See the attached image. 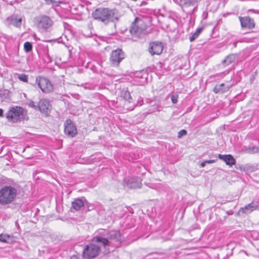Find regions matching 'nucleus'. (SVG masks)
Returning a JSON list of instances; mask_svg holds the SVG:
<instances>
[{
    "mask_svg": "<svg viewBox=\"0 0 259 259\" xmlns=\"http://www.w3.org/2000/svg\"><path fill=\"white\" fill-rule=\"evenodd\" d=\"M187 134V131L185 130H182L179 133L178 137L179 138H181L182 136H185Z\"/></svg>",
    "mask_w": 259,
    "mask_h": 259,
    "instance_id": "b1692460",
    "label": "nucleus"
},
{
    "mask_svg": "<svg viewBox=\"0 0 259 259\" xmlns=\"http://www.w3.org/2000/svg\"><path fill=\"white\" fill-rule=\"evenodd\" d=\"M148 4V3L146 2H145V1H143L140 4V6L141 7V6H146Z\"/></svg>",
    "mask_w": 259,
    "mask_h": 259,
    "instance_id": "cd10ccee",
    "label": "nucleus"
},
{
    "mask_svg": "<svg viewBox=\"0 0 259 259\" xmlns=\"http://www.w3.org/2000/svg\"><path fill=\"white\" fill-rule=\"evenodd\" d=\"M83 206L84 203L80 199H76L72 202V207L75 210H79Z\"/></svg>",
    "mask_w": 259,
    "mask_h": 259,
    "instance_id": "dca6fc26",
    "label": "nucleus"
},
{
    "mask_svg": "<svg viewBox=\"0 0 259 259\" xmlns=\"http://www.w3.org/2000/svg\"><path fill=\"white\" fill-rule=\"evenodd\" d=\"M100 251V247L93 243H91L85 246L83 251V256L85 258L92 259L97 256Z\"/></svg>",
    "mask_w": 259,
    "mask_h": 259,
    "instance_id": "0eeeda50",
    "label": "nucleus"
},
{
    "mask_svg": "<svg viewBox=\"0 0 259 259\" xmlns=\"http://www.w3.org/2000/svg\"><path fill=\"white\" fill-rule=\"evenodd\" d=\"M204 29V27L202 26L199 28H198L196 31L190 37L189 39L191 42L193 41L195 39H196L202 30Z\"/></svg>",
    "mask_w": 259,
    "mask_h": 259,
    "instance_id": "f3484780",
    "label": "nucleus"
},
{
    "mask_svg": "<svg viewBox=\"0 0 259 259\" xmlns=\"http://www.w3.org/2000/svg\"><path fill=\"white\" fill-rule=\"evenodd\" d=\"M50 106V102L47 99H40L38 103V110L41 112H47L49 109Z\"/></svg>",
    "mask_w": 259,
    "mask_h": 259,
    "instance_id": "f8f14e48",
    "label": "nucleus"
},
{
    "mask_svg": "<svg viewBox=\"0 0 259 259\" xmlns=\"http://www.w3.org/2000/svg\"><path fill=\"white\" fill-rule=\"evenodd\" d=\"M239 20L240 23L241 27L243 29L247 30H251L255 27L256 24L253 19L249 16H240Z\"/></svg>",
    "mask_w": 259,
    "mask_h": 259,
    "instance_id": "9d476101",
    "label": "nucleus"
},
{
    "mask_svg": "<svg viewBox=\"0 0 259 259\" xmlns=\"http://www.w3.org/2000/svg\"><path fill=\"white\" fill-rule=\"evenodd\" d=\"M47 5L53 4L55 3V0H45Z\"/></svg>",
    "mask_w": 259,
    "mask_h": 259,
    "instance_id": "bb28decb",
    "label": "nucleus"
},
{
    "mask_svg": "<svg viewBox=\"0 0 259 259\" xmlns=\"http://www.w3.org/2000/svg\"><path fill=\"white\" fill-rule=\"evenodd\" d=\"M93 241L97 242H101L104 246L108 245L109 243V241L107 239L100 237H95L93 238Z\"/></svg>",
    "mask_w": 259,
    "mask_h": 259,
    "instance_id": "a211bd4d",
    "label": "nucleus"
},
{
    "mask_svg": "<svg viewBox=\"0 0 259 259\" xmlns=\"http://www.w3.org/2000/svg\"><path fill=\"white\" fill-rule=\"evenodd\" d=\"M205 163H206V162L205 161H203V162H202L201 163V167H204L205 165Z\"/></svg>",
    "mask_w": 259,
    "mask_h": 259,
    "instance_id": "7c9ffc66",
    "label": "nucleus"
},
{
    "mask_svg": "<svg viewBox=\"0 0 259 259\" xmlns=\"http://www.w3.org/2000/svg\"><path fill=\"white\" fill-rule=\"evenodd\" d=\"M148 27L147 22L143 18L136 17L130 28V32L133 35L140 37L145 33Z\"/></svg>",
    "mask_w": 259,
    "mask_h": 259,
    "instance_id": "7ed1b4c3",
    "label": "nucleus"
},
{
    "mask_svg": "<svg viewBox=\"0 0 259 259\" xmlns=\"http://www.w3.org/2000/svg\"><path fill=\"white\" fill-rule=\"evenodd\" d=\"M11 239V236L7 234H0V241L3 242H9Z\"/></svg>",
    "mask_w": 259,
    "mask_h": 259,
    "instance_id": "aec40b11",
    "label": "nucleus"
},
{
    "mask_svg": "<svg viewBox=\"0 0 259 259\" xmlns=\"http://www.w3.org/2000/svg\"><path fill=\"white\" fill-rule=\"evenodd\" d=\"M231 87V85H227L222 83L221 84L216 85L214 87L213 91L215 94H223L228 91Z\"/></svg>",
    "mask_w": 259,
    "mask_h": 259,
    "instance_id": "ddd939ff",
    "label": "nucleus"
},
{
    "mask_svg": "<svg viewBox=\"0 0 259 259\" xmlns=\"http://www.w3.org/2000/svg\"><path fill=\"white\" fill-rule=\"evenodd\" d=\"M29 107L33 108L35 110H38V104L37 105L33 101H30L28 103Z\"/></svg>",
    "mask_w": 259,
    "mask_h": 259,
    "instance_id": "5701e85b",
    "label": "nucleus"
},
{
    "mask_svg": "<svg viewBox=\"0 0 259 259\" xmlns=\"http://www.w3.org/2000/svg\"><path fill=\"white\" fill-rule=\"evenodd\" d=\"M83 256H81L79 254H75L72 255L70 259H83Z\"/></svg>",
    "mask_w": 259,
    "mask_h": 259,
    "instance_id": "393cba45",
    "label": "nucleus"
},
{
    "mask_svg": "<svg viewBox=\"0 0 259 259\" xmlns=\"http://www.w3.org/2000/svg\"><path fill=\"white\" fill-rule=\"evenodd\" d=\"M64 132L67 136L73 138L77 134L76 125L70 119H67L64 123Z\"/></svg>",
    "mask_w": 259,
    "mask_h": 259,
    "instance_id": "6e6552de",
    "label": "nucleus"
},
{
    "mask_svg": "<svg viewBox=\"0 0 259 259\" xmlns=\"http://www.w3.org/2000/svg\"><path fill=\"white\" fill-rule=\"evenodd\" d=\"M214 160H209L205 161L206 163H211L214 162Z\"/></svg>",
    "mask_w": 259,
    "mask_h": 259,
    "instance_id": "c85d7f7f",
    "label": "nucleus"
},
{
    "mask_svg": "<svg viewBox=\"0 0 259 259\" xmlns=\"http://www.w3.org/2000/svg\"><path fill=\"white\" fill-rule=\"evenodd\" d=\"M178 98H179V97H178V95H172L171 97V100L172 102L174 104L177 103L178 102Z\"/></svg>",
    "mask_w": 259,
    "mask_h": 259,
    "instance_id": "a878e982",
    "label": "nucleus"
},
{
    "mask_svg": "<svg viewBox=\"0 0 259 259\" xmlns=\"http://www.w3.org/2000/svg\"><path fill=\"white\" fill-rule=\"evenodd\" d=\"M24 49L25 52L28 53L32 49V45L29 41H26L24 44Z\"/></svg>",
    "mask_w": 259,
    "mask_h": 259,
    "instance_id": "412c9836",
    "label": "nucleus"
},
{
    "mask_svg": "<svg viewBox=\"0 0 259 259\" xmlns=\"http://www.w3.org/2000/svg\"><path fill=\"white\" fill-rule=\"evenodd\" d=\"M18 79L23 82H28V76L25 74H20L18 75Z\"/></svg>",
    "mask_w": 259,
    "mask_h": 259,
    "instance_id": "4be33fe9",
    "label": "nucleus"
},
{
    "mask_svg": "<svg viewBox=\"0 0 259 259\" xmlns=\"http://www.w3.org/2000/svg\"><path fill=\"white\" fill-rule=\"evenodd\" d=\"M92 15L95 20L107 24L113 20L114 12V10L108 8H99L92 13Z\"/></svg>",
    "mask_w": 259,
    "mask_h": 259,
    "instance_id": "f03ea898",
    "label": "nucleus"
},
{
    "mask_svg": "<svg viewBox=\"0 0 259 259\" xmlns=\"http://www.w3.org/2000/svg\"><path fill=\"white\" fill-rule=\"evenodd\" d=\"M3 115V110L2 109H0V116L2 117Z\"/></svg>",
    "mask_w": 259,
    "mask_h": 259,
    "instance_id": "c756f323",
    "label": "nucleus"
},
{
    "mask_svg": "<svg viewBox=\"0 0 259 259\" xmlns=\"http://www.w3.org/2000/svg\"><path fill=\"white\" fill-rule=\"evenodd\" d=\"M163 44L159 41H152L149 43L148 51L152 56L159 55L163 50Z\"/></svg>",
    "mask_w": 259,
    "mask_h": 259,
    "instance_id": "1a4fd4ad",
    "label": "nucleus"
},
{
    "mask_svg": "<svg viewBox=\"0 0 259 259\" xmlns=\"http://www.w3.org/2000/svg\"><path fill=\"white\" fill-rule=\"evenodd\" d=\"M258 205L257 204H254L253 202L250 203L245 206L244 207H241L240 208L239 211L242 213H246V211L249 212H252L253 211L257 209Z\"/></svg>",
    "mask_w": 259,
    "mask_h": 259,
    "instance_id": "2eb2a0df",
    "label": "nucleus"
},
{
    "mask_svg": "<svg viewBox=\"0 0 259 259\" xmlns=\"http://www.w3.org/2000/svg\"><path fill=\"white\" fill-rule=\"evenodd\" d=\"M22 19L20 18L17 19V18H11V23L16 27H20L21 25Z\"/></svg>",
    "mask_w": 259,
    "mask_h": 259,
    "instance_id": "6ab92c4d",
    "label": "nucleus"
},
{
    "mask_svg": "<svg viewBox=\"0 0 259 259\" xmlns=\"http://www.w3.org/2000/svg\"><path fill=\"white\" fill-rule=\"evenodd\" d=\"M17 190L11 186H5L0 189V204L9 205L16 198Z\"/></svg>",
    "mask_w": 259,
    "mask_h": 259,
    "instance_id": "f257e3e1",
    "label": "nucleus"
},
{
    "mask_svg": "<svg viewBox=\"0 0 259 259\" xmlns=\"http://www.w3.org/2000/svg\"><path fill=\"white\" fill-rule=\"evenodd\" d=\"M36 83L41 92L45 94L52 93L54 86L52 82L47 77L39 76L36 78Z\"/></svg>",
    "mask_w": 259,
    "mask_h": 259,
    "instance_id": "39448f33",
    "label": "nucleus"
},
{
    "mask_svg": "<svg viewBox=\"0 0 259 259\" xmlns=\"http://www.w3.org/2000/svg\"><path fill=\"white\" fill-rule=\"evenodd\" d=\"M23 109L19 106L11 108L6 113L7 119L11 122H16L20 118V116L23 114Z\"/></svg>",
    "mask_w": 259,
    "mask_h": 259,
    "instance_id": "423d86ee",
    "label": "nucleus"
},
{
    "mask_svg": "<svg viewBox=\"0 0 259 259\" xmlns=\"http://www.w3.org/2000/svg\"><path fill=\"white\" fill-rule=\"evenodd\" d=\"M218 157L219 158V159L223 160L227 165H229L230 167L232 166L233 165L236 164V160L233 157V156L230 154H219Z\"/></svg>",
    "mask_w": 259,
    "mask_h": 259,
    "instance_id": "9b49d317",
    "label": "nucleus"
},
{
    "mask_svg": "<svg viewBox=\"0 0 259 259\" xmlns=\"http://www.w3.org/2000/svg\"><path fill=\"white\" fill-rule=\"evenodd\" d=\"M39 23L42 28L47 29L52 25V21L49 17L43 16L41 17Z\"/></svg>",
    "mask_w": 259,
    "mask_h": 259,
    "instance_id": "4468645a",
    "label": "nucleus"
},
{
    "mask_svg": "<svg viewBox=\"0 0 259 259\" xmlns=\"http://www.w3.org/2000/svg\"><path fill=\"white\" fill-rule=\"evenodd\" d=\"M125 54L121 49H117L111 52L109 62L111 66L118 67L120 62L125 58Z\"/></svg>",
    "mask_w": 259,
    "mask_h": 259,
    "instance_id": "20e7f679",
    "label": "nucleus"
}]
</instances>
